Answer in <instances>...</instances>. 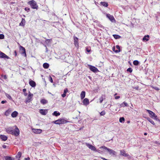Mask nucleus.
<instances>
[{
	"instance_id": "nucleus-1",
	"label": "nucleus",
	"mask_w": 160,
	"mask_h": 160,
	"mask_svg": "<svg viewBox=\"0 0 160 160\" xmlns=\"http://www.w3.org/2000/svg\"><path fill=\"white\" fill-rule=\"evenodd\" d=\"M15 127L16 128L15 129L12 127H9L6 128V132L8 133L14 135L16 136H18L20 133L19 130L16 126H15Z\"/></svg>"
},
{
	"instance_id": "nucleus-2",
	"label": "nucleus",
	"mask_w": 160,
	"mask_h": 160,
	"mask_svg": "<svg viewBox=\"0 0 160 160\" xmlns=\"http://www.w3.org/2000/svg\"><path fill=\"white\" fill-rule=\"evenodd\" d=\"M100 149L103 148L107 151L109 152V154L110 155H115L117 152L115 151H114L112 149L109 148L104 146L101 147L100 148Z\"/></svg>"
},
{
	"instance_id": "nucleus-3",
	"label": "nucleus",
	"mask_w": 160,
	"mask_h": 160,
	"mask_svg": "<svg viewBox=\"0 0 160 160\" xmlns=\"http://www.w3.org/2000/svg\"><path fill=\"white\" fill-rule=\"evenodd\" d=\"M28 3L32 8L38 9V5L36 2L34 0H32L29 1Z\"/></svg>"
},
{
	"instance_id": "nucleus-4",
	"label": "nucleus",
	"mask_w": 160,
	"mask_h": 160,
	"mask_svg": "<svg viewBox=\"0 0 160 160\" xmlns=\"http://www.w3.org/2000/svg\"><path fill=\"white\" fill-rule=\"evenodd\" d=\"M66 120L63 119H60L53 122L56 124H63L67 122Z\"/></svg>"
},
{
	"instance_id": "nucleus-5",
	"label": "nucleus",
	"mask_w": 160,
	"mask_h": 160,
	"mask_svg": "<svg viewBox=\"0 0 160 160\" xmlns=\"http://www.w3.org/2000/svg\"><path fill=\"white\" fill-rule=\"evenodd\" d=\"M88 66L89 67V68L91 70V71L94 72H96L99 71L98 69L94 66H92L90 65H89Z\"/></svg>"
},
{
	"instance_id": "nucleus-6",
	"label": "nucleus",
	"mask_w": 160,
	"mask_h": 160,
	"mask_svg": "<svg viewBox=\"0 0 160 160\" xmlns=\"http://www.w3.org/2000/svg\"><path fill=\"white\" fill-rule=\"evenodd\" d=\"M29 94L28 95L27 99L26 100V102H29L31 100V98L33 95L30 92H29Z\"/></svg>"
},
{
	"instance_id": "nucleus-7",
	"label": "nucleus",
	"mask_w": 160,
	"mask_h": 160,
	"mask_svg": "<svg viewBox=\"0 0 160 160\" xmlns=\"http://www.w3.org/2000/svg\"><path fill=\"white\" fill-rule=\"evenodd\" d=\"M39 112L42 115H45L48 112V110L41 109L40 110Z\"/></svg>"
},
{
	"instance_id": "nucleus-8",
	"label": "nucleus",
	"mask_w": 160,
	"mask_h": 160,
	"mask_svg": "<svg viewBox=\"0 0 160 160\" xmlns=\"http://www.w3.org/2000/svg\"><path fill=\"white\" fill-rule=\"evenodd\" d=\"M106 17L112 22L115 21L114 17L109 14H107Z\"/></svg>"
},
{
	"instance_id": "nucleus-9",
	"label": "nucleus",
	"mask_w": 160,
	"mask_h": 160,
	"mask_svg": "<svg viewBox=\"0 0 160 160\" xmlns=\"http://www.w3.org/2000/svg\"><path fill=\"white\" fill-rule=\"evenodd\" d=\"M0 58H7V59L9 58L8 56H7L4 53L2 52H0Z\"/></svg>"
},
{
	"instance_id": "nucleus-10",
	"label": "nucleus",
	"mask_w": 160,
	"mask_h": 160,
	"mask_svg": "<svg viewBox=\"0 0 160 160\" xmlns=\"http://www.w3.org/2000/svg\"><path fill=\"white\" fill-rule=\"evenodd\" d=\"M86 146L90 149L93 151H95L96 148L92 145L89 143H86Z\"/></svg>"
},
{
	"instance_id": "nucleus-11",
	"label": "nucleus",
	"mask_w": 160,
	"mask_h": 160,
	"mask_svg": "<svg viewBox=\"0 0 160 160\" xmlns=\"http://www.w3.org/2000/svg\"><path fill=\"white\" fill-rule=\"evenodd\" d=\"M74 44L76 47H78V38L76 37H75L74 38Z\"/></svg>"
},
{
	"instance_id": "nucleus-12",
	"label": "nucleus",
	"mask_w": 160,
	"mask_h": 160,
	"mask_svg": "<svg viewBox=\"0 0 160 160\" xmlns=\"http://www.w3.org/2000/svg\"><path fill=\"white\" fill-rule=\"evenodd\" d=\"M120 155L125 157H128L129 156V155L126 153L125 152L124 150H121L120 151Z\"/></svg>"
},
{
	"instance_id": "nucleus-13",
	"label": "nucleus",
	"mask_w": 160,
	"mask_h": 160,
	"mask_svg": "<svg viewBox=\"0 0 160 160\" xmlns=\"http://www.w3.org/2000/svg\"><path fill=\"white\" fill-rule=\"evenodd\" d=\"M82 102L83 105L87 106L89 103V100L87 98H85L83 101Z\"/></svg>"
},
{
	"instance_id": "nucleus-14",
	"label": "nucleus",
	"mask_w": 160,
	"mask_h": 160,
	"mask_svg": "<svg viewBox=\"0 0 160 160\" xmlns=\"http://www.w3.org/2000/svg\"><path fill=\"white\" fill-rule=\"evenodd\" d=\"M147 111L149 113V114L151 115L150 117L152 118H153L154 117V116H155V114L152 111L149 110H147Z\"/></svg>"
},
{
	"instance_id": "nucleus-15",
	"label": "nucleus",
	"mask_w": 160,
	"mask_h": 160,
	"mask_svg": "<svg viewBox=\"0 0 160 160\" xmlns=\"http://www.w3.org/2000/svg\"><path fill=\"white\" fill-rule=\"evenodd\" d=\"M33 132L37 134L40 133L42 132V130L41 129H33Z\"/></svg>"
},
{
	"instance_id": "nucleus-16",
	"label": "nucleus",
	"mask_w": 160,
	"mask_h": 160,
	"mask_svg": "<svg viewBox=\"0 0 160 160\" xmlns=\"http://www.w3.org/2000/svg\"><path fill=\"white\" fill-rule=\"evenodd\" d=\"M29 84L32 87H34L36 86V83L32 80H30L29 81Z\"/></svg>"
},
{
	"instance_id": "nucleus-17",
	"label": "nucleus",
	"mask_w": 160,
	"mask_h": 160,
	"mask_svg": "<svg viewBox=\"0 0 160 160\" xmlns=\"http://www.w3.org/2000/svg\"><path fill=\"white\" fill-rule=\"evenodd\" d=\"M0 138L2 140L5 141L7 139L8 137L5 135H0Z\"/></svg>"
},
{
	"instance_id": "nucleus-18",
	"label": "nucleus",
	"mask_w": 160,
	"mask_h": 160,
	"mask_svg": "<svg viewBox=\"0 0 160 160\" xmlns=\"http://www.w3.org/2000/svg\"><path fill=\"white\" fill-rule=\"evenodd\" d=\"M12 111V110L11 109L9 108L8 109V110H7L5 112L4 115L7 116H8L9 114L11 113V112Z\"/></svg>"
},
{
	"instance_id": "nucleus-19",
	"label": "nucleus",
	"mask_w": 160,
	"mask_h": 160,
	"mask_svg": "<svg viewBox=\"0 0 160 160\" xmlns=\"http://www.w3.org/2000/svg\"><path fill=\"white\" fill-rule=\"evenodd\" d=\"M18 112L17 111H15L13 112L11 114V116L13 118L17 117L18 115Z\"/></svg>"
},
{
	"instance_id": "nucleus-20",
	"label": "nucleus",
	"mask_w": 160,
	"mask_h": 160,
	"mask_svg": "<svg viewBox=\"0 0 160 160\" xmlns=\"http://www.w3.org/2000/svg\"><path fill=\"white\" fill-rule=\"evenodd\" d=\"M105 95L102 94L101 97L99 98V100H100V102L102 103L104 99H105Z\"/></svg>"
},
{
	"instance_id": "nucleus-21",
	"label": "nucleus",
	"mask_w": 160,
	"mask_h": 160,
	"mask_svg": "<svg viewBox=\"0 0 160 160\" xmlns=\"http://www.w3.org/2000/svg\"><path fill=\"white\" fill-rule=\"evenodd\" d=\"M85 96V91H82L80 94V97L81 99H83Z\"/></svg>"
},
{
	"instance_id": "nucleus-22",
	"label": "nucleus",
	"mask_w": 160,
	"mask_h": 160,
	"mask_svg": "<svg viewBox=\"0 0 160 160\" xmlns=\"http://www.w3.org/2000/svg\"><path fill=\"white\" fill-rule=\"evenodd\" d=\"M40 102L42 104H45L48 103V101L45 99H42L40 100Z\"/></svg>"
},
{
	"instance_id": "nucleus-23",
	"label": "nucleus",
	"mask_w": 160,
	"mask_h": 160,
	"mask_svg": "<svg viewBox=\"0 0 160 160\" xmlns=\"http://www.w3.org/2000/svg\"><path fill=\"white\" fill-rule=\"evenodd\" d=\"M149 35H145L144 36L142 39V40L143 41H148L149 40Z\"/></svg>"
},
{
	"instance_id": "nucleus-24",
	"label": "nucleus",
	"mask_w": 160,
	"mask_h": 160,
	"mask_svg": "<svg viewBox=\"0 0 160 160\" xmlns=\"http://www.w3.org/2000/svg\"><path fill=\"white\" fill-rule=\"evenodd\" d=\"M20 49L21 50H22L23 51V52H22V54H24L26 56V51L25 48L22 46H20Z\"/></svg>"
},
{
	"instance_id": "nucleus-25",
	"label": "nucleus",
	"mask_w": 160,
	"mask_h": 160,
	"mask_svg": "<svg viewBox=\"0 0 160 160\" xmlns=\"http://www.w3.org/2000/svg\"><path fill=\"white\" fill-rule=\"evenodd\" d=\"M68 90L67 88H66L64 90L63 93L62 94V96L63 98L65 97L66 96V93L68 92Z\"/></svg>"
},
{
	"instance_id": "nucleus-26",
	"label": "nucleus",
	"mask_w": 160,
	"mask_h": 160,
	"mask_svg": "<svg viewBox=\"0 0 160 160\" xmlns=\"http://www.w3.org/2000/svg\"><path fill=\"white\" fill-rule=\"evenodd\" d=\"M128 105V104L127 103L124 102L120 104V108H121L122 107H125V106H127Z\"/></svg>"
},
{
	"instance_id": "nucleus-27",
	"label": "nucleus",
	"mask_w": 160,
	"mask_h": 160,
	"mask_svg": "<svg viewBox=\"0 0 160 160\" xmlns=\"http://www.w3.org/2000/svg\"><path fill=\"white\" fill-rule=\"evenodd\" d=\"M25 23V20L23 18H22V20L21 22L20 23L19 25L21 26H24Z\"/></svg>"
},
{
	"instance_id": "nucleus-28",
	"label": "nucleus",
	"mask_w": 160,
	"mask_h": 160,
	"mask_svg": "<svg viewBox=\"0 0 160 160\" xmlns=\"http://www.w3.org/2000/svg\"><path fill=\"white\" fill-rule=\"evenodd\" d=\"M100 3L103 6H104L105 7H107L108 6V3H107V2H101Z\"/></svg>"
},
{
	"instance_id": "nucleus-29",
	"label": "nucleus",
	"mask_w": 160,
	"mask_h": 160,
	"mask_svg": "<svg viewBox=\"0 0 160 160\" xmlns=\"http://www.w3.org/2000/svg\"><path fill=\"white\" fill-rule=\"evenodd\" d=\"M43 66L44 68L47 69L49 67V65L47 63H45L43 64Z\"/></svg>"
},
{
	"instance_id": "nucleus-30",
	"label": "nucleus",
	"mask_w": 160,
	"mask_h": 160,
	"mask_svg": "<svg viewBox=\"0 0 160 160\" xmlns=\"http://www.w3.org/2000/svg\"><path fill=\"white\" fill-rule=\"evenodd\" d=\"M116 48L118 49L117 50H116L115 51V52L116 53L119 52H120V47L118 45H117L116 46Z\"/></svg>"
},
{
	"instance_id": "nucleus-31",
	"label": "nucleus",
	"mask_w": 160,
	"mask_h": 160,
	"mask_svg": "<svg viewBox=\"0 0 160 160\" xmlns=\"http://www.w3.org/2000/svg\"><path fill=\"white\" fill-rule=\"evenodd\" d=\"M52 114L53 115L58 116L60 115V113L59 112H58L57 111H54Z\"/></svg>"
},
{
	"instance_id": "nucleus-32",
	"label": "nucleus",
	"mask_w": 160,
	"mask_h": 160,
	"mask_svg": "<svg viewBox=\"0 0 160 160\" xmlns=\"http://www.w3.org/2000/svg\"><path fill=\"white\" fill-rule=\"evenodd\" d=\"M147 120L150 122L153 125H155V123L154 122V121L152 120L151 119H150V118H147Z\"/></svg>"
},
{
	"instance_id": "nucleus-33",
	"label": "nucleus",
	"mask_w": 160,
	"mask_h": 160,
	"mask_svg": "<svg viewBox=\"0 0 160 160\" xmlns=\"http://www.w3.org/2000/svg\"><path fill=\"white\" fill-rule=\"evenodd\" d=\"M52 41V39H46L45 41V42L47 44H48L49 43H51Z\"/></svg>"
},
{
	"instance_id": "nucleus-34",
	"label": "nucleus",
	"mask_w": 160,
	"mask_h": 160,
	"mask_svg": "<svg viewBox=\"0 0 160 160\" xmlns=\"http://www.w3.org/2000/svg\"><path fill=\"white\" fill-rule=\"evenodd\" d=\"M119 122L121 123H124L125 121V119L123 117H121L119 118Z\"/></svg>"
},
{
	"instance_id": "nucleus-35",
	"label": "nucleus",
	"mask_w": 160,
	"mask_h": 160,
	"mask_svg": "<svg viewBox=\"0 0 160 160\" xmlns=\"http://www.w3.org/2000/svg\"><path fill=\"white\" fill-rule=\"evenodd\" d=\"M113 36L114 37V38L116 39H119L121 38L120 36L116 34H114L113 35Z\"/></svg>"
},
{
	"instance_id": "nucleus-36",
	"label": "nucleus",
	"mask_w": 160,
	"mask_h": 160,
	"mask_svg": "<svg viewBox=\"0 0 160 160\" xmlns=\"http://www.w3.org/2000/svg\"><path fill=\"white\" fill-rule=\"evenodd\" d=\"M6 160H14V158H12L11 157L6 156L5 158Z\"/></svg>"
},
{
	"instance_id": "nucleus-37",
	"label": "nucleus",
	"mask_w": 160,
	"mask_h": 160,
	"mask_svg": "<svg viewBox=\"0 0 160 160\" xmlns=\"http://www.w3.org/2000/svg\"><path fill=\"white\" fill-rule=\"evenodd\" d=\"M21 155H22L21 152H18L16 157L17 158H20L21 157Z\"/></svg>"
},
{
	"instance_id": "nucleus-38",
	"label": "nucleus",
	"mask_w": 160,
	"mask_h": 160,
	"mask_svg": "<svg viewBox=\"0 0 160 160\" xmlns=\"http://www.w3.org/2000/svg\"><path fill=\"white\" fill-rule=\"evenodd\" d=\"M139 62L138 60H134L133 62V64L135 65H138L139 64Z\"/></svg>"
},
{
	"instance_id": "nucleus-39",
	"label": "nucleus",
	"mask_w": 160,
	"mask_h": 160,
	"mask_svg": "<svg viewBox=\"0 0 160 160\" xmlns=\"http://www.w3.org/2000/svg\"><path fill=\"white\" fill-rule=\"evenodd\" d=\"M5 95L9 99H12V98L11 97L9 94L7 93H6Z\"/></svg>"
},
{
	"instance_id": "nucleus-40",
	"label": "nucleus",
	"mask_w": 160,
	"mask_h": 160,
	"mask_svg": "<svg viewBox=\"0 0 160 160\" xmlns=\"http://www.w3.org/2000/svg\"><path fill=\"white\" fill-rule=\"evenodd\" d=\"M4 36L3 34H0V39H4Z\"/></svg>"
},
{
	"instance_id": "nucleus-41",
	"label": "nucleus",
	"mask_w": 160,
	"mask_h": 160,
	"mask_svg": "<svg viewBox=\"0 0 160 160\" xmlns=\"http://www.w3.org/2000/svg\"><path fill=\"white\" fill-rule=\"evenodd\" d=\"M132 70L131 68H129L127 69V71L129 72H132Z\"/></svg>"
},
{
	"instance_id": "nucleus-42",
	"label": "nucleus",
	"mask_w": 160,
	"mask_h": 160,
	"mask_svg": "<svg viewBox=\"0 0 160 160\" xmlns=\"http://www.w3.org/2000/svg\"><path fill=\"white\" fill-rule=\"evenodd\" d=\"M153 118L157 121L159 120V119L158 118L157 116H156V115H155V116H154V117Z\"/></svg>"
},
{
	"instance_id": "nucleus-43",
	"label": "nucleus",
	"mask_w": 160,
	"mask_h": 160,
	"mask_svg": "<svg viewBox=\"0 0 160 160\" xmlns=\"http://www.w3.org/2000/svg\"><path fill=\"white\" fill-rule=\"evenodd\" d=\"M1 77L2 78H3L4 79H6L7 78V76L6 75H2Z\"/></svg>"
},
{
	"instance_id": "nucleus-44",
	"label": "nucleus",
	"mask_w": 160,
	"mask_h": 160,
	"mask_svg": "<svg viewBox=\"0 0 160 160\" xmlns=\"http://www.w3.org/2000/svg\"><path fill=\"white\" fill-rule=\"evenodd\" d=\"M105 112L104 111L101 112L100 113V115L101 116H103V115H105Z\"/></svg>"
},
{
	"instance_id": "nucleus-45",
	"label": "nucleus",
	"mask_w": 160,
	"mask_h": 160,
	"mask_svg": "<svg viewBox=\"0 0 160 160\" xmlns=\"http://www.w3.org/2000/svg\"><path fill=\"white\" fill-rule=\"evenodd\" d=\"M24 9L27 12H28L30 10V8L28 7L25 8Z\"/></svg>"
},
{
	"instance_id": "nucleus-46",
	"label": "nucleus",
	"mask_w": 160,
	"mask_h": 160,
	"mask_svg": "<svg viewBox=\"0 0 160 160\" xmlns=\"http://www.w3.org/2000/svg\"><path fill=\"white\" fill-rule=\"evenodd\" d=\"M153 88H154L155 90H159V89L157 87H153Z\"/></svg>"
},
{
	"instance_id": "nucleus-47",
	"label": "nucleus",
	"mask_w": 160,
	"mask_h": 160,
	"mask_svg": "<svg viewBox=\"0 0 160 160\" xmlns=\"http://www.w3.org/2000/svg\"><path fill=\"white\" fill-rule=\"evenodd\" d=\"M49 81L51 82L52 83L53 82V80L51 77H50L49 78Z\"/></svg>"
},
{
	"instance_id": "nucleus-48",
	"label": "nucleus",
	"mask_w": 160,
	"mask_h": 160,
	"mask_svg": "<svg viewBox=\"0 0 160 160\" xmlns=\"http://www.w3.org/2000/svg\"><path fill=\"white\" fill-rule=\"evenodd\" d=\"M7 102V101L6 100H5V101H1V103L2 104H4L5 103H6Z\"/></svg>"
},
{
	"instance_id": "nucleus-49",
	"label": "nucleus",
	"mask_w": 160,
	"mask_h": 160,
	"mask_svg": "<svg viewBox=\"0 0 160 160\" xmlns=\"http://www.w3.org/2000/svg\"><path fill=\"white\" fill-rule=\"evenodd\" d=\"M120 98V97L119 96H116L115 97V98L116 99H119Z\"/></svg>"
},
{
	"instance_id": "nucleus-50",
	"label": "nucleus",
	"mask_w": 160,
	"mask_h": 160,
	"mask_svg": "<svg viewBox=\"0 0 160 160\" xmlns=\"http://www.w3.org/2000/svg\"><path fill=\"white\" fill-rule=\"evenodd\" d=\"M2 147L4 148H7V146L6 145H3L2 146Z\"/></svg>"
},
{
	"instance_id": "nucleus-51",
	"label": "nucleus",
	"mask_w": 160,
	"mask_h": 160,
	"mask_svg": "<svg viewBox=\"0 0 160 160\" xmlns=\"http://www.w3.org/2000/svg\"><path fill=\"white\" fill-rule=\"evenodd\" d=\"M30 158L29 157H28L27 158H24L25 160H30Z\"/></svg>"
},
{
	"instance_id": "nucleus-52",
	"label": "nucleus",
	"mask_w": 160,
	"mask_h": 160,
	"mask_svg": "<svg viewBox=\"0 0 160 160\" xmlns=\"http://www.w3.org/2000/svg\"><path fill=\"white\" fill-rule=\"evenodd\" d=\"M86 51L88 52H89L91 51L90 50L88 49V48H86Z\"/></svg>"
},
{
	"instance_id": "nucleus-53",
	"label": "nucleus",
	"mask_w": 160,
	"mask_h": 160,
	"mask_svg": "<svg viewBox=\"0 0 160 160\" xmlns=\"http://www.w3.org/2000/svg\"><path fill=\"white\" fill-rule=\"evenodd\" d=\"M23 92L25 93V92L26 91V89L25 88H24L22 90Z\"/></svg>"
},
{
	"instance_id": "nucleus-54",
	"label": "nucleus",
	"mask_w": 160,
	"mask_h": 160,
	"mask_svg": "<svg viewBox=\"0 0 160 160\" xmlns=\"http://www.w3.org/2000/svg\"><path fill=\"white\" fill-rule=\"evenodd\" d=\"M138 87H135L134 88L136 89H138Z\"/></svg>"
},
{
	"instance_id": "nucleus-55",
	"label": "nucleus",
	"mask_w": 160,
	"mask_h": 160,
	"mask_svg": "<svg viewBox=\"0 0 160 160\" xmlns=\"http://www.w3.org/2000/svg\"><path fill=\"white\" fill-rule=\"evenodd\" d=\"M101 159L104 160H107V159L105 158H103V157H101Z\"/></svg>"
},
{
	"instance_id": "nucleus-56",
	"label": "nucleus",
	"mask_w": 160,
	"mask_h": 160,
	"mask_svg": "<svg viewBox=\"0 0 160 160\" xmlns=\"http://www.w3.org/2000/svg\"><path fill=\"white\" fill-rule=\"evenodd\" d=\"M112 50L113 51H114L115 52V51H116V50H115V47H113L112 48Z\"/></svg>"
},
{
	"instance_id": "nucleus-57",
	"label": "nucleus",
	"mask_w": 160,
	"mask_h": 160,
	"mask_svg": "<svg viewBox=\"0 0 160 160\" xmlns=\"http://www.w3.org/2000/svg\"><path fill=\"white\" fill-rule=\"evenodd\" d=\"M96 152H97L99 153H100V150H98L96 151Z\"/></svg>"
},
{
	"instance_id": "nucleus-58",
	"label": "nucleus",
	"mask_w": 160,
	"mask_h": 160,
	"mask_svg": "<svg viewBox=\"0 0 160 160\" xmlns=\"http://www.w3.org/2000/svg\"><path fill=\"white\" fill-rule=\"evenodd\" d=\"M28 95V94L27 93H26L25 92L24 93V95L25 96H27Z\"/></svg>"
},
{
	"instance_id": "nucleus-59",
	"label": "nucleus",
	"mask_w": 160,
	"mask_h": 160,
	"mask_svg": "<svg viewBox=\"0 0 160 160\" xmlns=\"http://www.w3.org/2000/svg\"><path fill=\"white\" fill-rule=\"evenodd\" d=\"M15 55L16 56V55H17V52H16V51H15Z\"/></svg>"
},
{
	"instance_id": "nucleus-60",
	"label": "nucleus",
	"mask_w": 160,
	"mask_h": 160,
	"mask_svg": "<svg viewBox=\"0 0 160 160\" xmlns=\"http://www.w3.org/2000/svg\"><path fill=\"white\" fill-rule=\"evenodd\" d=\"M147 134V133H144V135H146Z\"/></svg>"
},
{
	"instance_id": "nucleus-61",
	"label": "nucleus",
	"mask_w": 160,
	"mask_h": 160,
	"mask_svg": "<svg viewBox=\"0 0 160 160\" xmlns=\"http://www.w3.org/2000/svg\"><path fill=\"white\" fill-rule=\"evenodd\" d=\"M117 94V93H115V94H114V96L116 95Z\"/></svg>"
},
{
	"instance_id": "nucleus-62",
	"label": "nucleus",
	"mask_w": 160,
	"mask_h": 160,
	"mask_svg": "<svg viewBox=\"0 0 160 160\" xmlns=\"http://www.w3.org/2000/svg\"><path fill=\"white\" fill-rule=\"evenodd\" d=\"M81 129H82V128H80V130H81Z\"/></svg>"
}]
</instances>
